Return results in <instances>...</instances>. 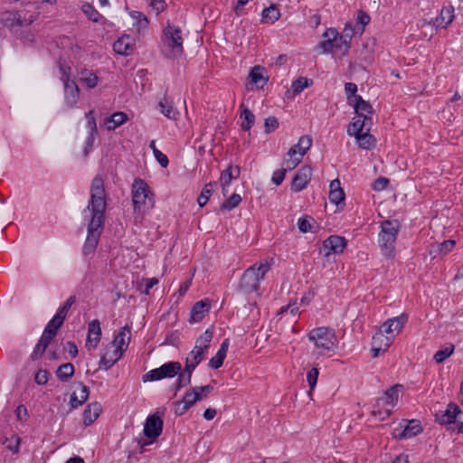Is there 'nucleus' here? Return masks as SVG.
Returning <instances> with one entry per match:
<instances>
[{
	"label": "nucleus",
	"instance_id": "nucleus-64",
	"mask_svg": "<svg viewBox=\"0 0 463 463\" xmlns=\"http://www.w3.org/2000/svg\"><path fill=\"white\" fill-rule=\"evenodd\" d=\"M388 184H389V180L387 178L379 177L374 181L373 188L375 191H382L387 187Z\"/></svg>",
	"mask_w": 463,
	"mask_h": 463
},
{
	"label": "nucleus",
	"instance_id": "nucleus-39",
	"mask_svg": "<svg viewBox=\"0 0 463 463\" xmlns=\"http://www.w3.org/2000/svg\"><path fill=\"white\" fill-rule=\"evenodd\" d=\"M74 366L71 363H66L58 367L56 375L62 382L69 381L74 374Z\"/></svg>",
	"mask_w": 463,
	"mask_h": 463
},
{
	"label": "nucleus",
	"instance_id": "nucleus-12",
	"mask_svg": "<svg viewBox=\"0 0 463 463\" xmlns=\"http://www.w3.org/2000/svg\"><path fill=\"white\" fill-rule=\"evenodd\" d=\"M213 339V333L207 329L196 340L194 349L186 357L188 363H194L198 365L203 359V354L210 347Z\"/></svg>",
	"mask_w": 463,
	"mask_h": 463
},
{
	"label": "nucleus",
	"instance_id": "nucleus-50",
	"mask_svg": "<svg viewBox=\"0 0 463 463\" xmlns=\"http://www.w3.org/2000/svg\"><path fill=\"white\" fill-rule=\"evenodd\" d=\"M312 80H309L306 77H299L292 83V90L295 93H300L304 89L307 88Z\"/></svg>",
	"mask_w": 463,
	"mask_h": 463
},
{
	"label": "nucleus",
	"instance_id": "nucleus-49",
	"mask_svg": "<svg viewBox=\"0 0 463 463\" xmlns=\"http://www.w3.org/2000/svg\"><path fill=\"white\" fill-rule=\"evenodd\" d=\"M241 201V197L238 194H232L221 206L223 210H232L238 206Z\"/></svg>",
	"mask_w": 463,
	"mask_h": 463
},
{
	"label": "nucleus",
	"instance_id": "nucleus-33",
	"mask_svg": "<svg viewBox=\"0 0 463 463\" xmlns=\"http://www.w3.org/2000/svg\"><path fill=\"white\" fill-rule=\"evenodd\" d=\"M329 200L335 204H339L345 200V193L340 187V182L338 179L333 180L330 183Z\"/></svg>",
	"mask_w": 463,
	"mask_h": 463
},
{
	"label": "nucleus",
	"instance_id": "nucleus-31",
	"mask_svg": "<svg viewBox=\"0 0 463 463\" xmlns=\"http://www.w3.org/2000/svg\"><path fill=\"white\" fill-rule=\"evenodd\" d=\"M392 336L385 335V333L380 328L378 332L373 336L372 343L373 346L382 348L383 352H385L392 343Z\"/></svg>",
	"mask_w": 463,
	"mask_h": 463
},
{
	"label": "nucleus",
	"instance_id": "nucleus-61",
	"mask_svg": "<svg viewBox=\"0 0 463 463\" xmlns=\"http://www.w3.org/2000/svg\"><path fill=\"white\" fill-rule=\"evenodd\" d=\"M49 378V373L47 370L39 369L34 376L35 383L39 385L46 384Z\"/></svg>",
	"mask_w": 463,
	"mask_h": 463
},
{
	"label": "nucleus",
	"instance_id": "nucleus-7",
	"mask_svg": "<svg viewBox=\"0 0 463 463\" xmlns=\"http://www.w3.org/2000/svg\"><path fill=\"white\" fill-rule=\"evenodd\" d=\"M36 15L29 11H3L0 12V24L5 27H26L31 25Z\"/></svg>",
	"mask_w": 463,
	"mask_h": 463
},
{
	"label": "nucleus",
	"instance_id": "nucleus-11",
	"mask_svg": "<svg viewBox=\"0 0 463 463\" xmlns=\"http://www.w3.org/2000/svg\"><path fill=\"white\" fill-rule=\"evenodd\" d=\"M181 370L182 365L179 362H169L144 374L143 382H154L165 378H173L177 375Z\"/></svg>",
	"mask_w": 463,
	"mask_h": 463
},
{
	"label": "nucleus",
	"instance_id": "nucleus-44",
	"mask_svg": "<svg viewBox=\"0 0 463 463\" xmlns=\"http://www.w3.org/2000/svg\"><path fill=\"white\" fill-rule=\"evenodd\" d=\"M215 185L216 183H209L204 185L200 195L197 198V202L200 207H203L207 203L209 198L211 197L213 192V188Z\"/></svg>",
	"mask_w": 463,
	"mask_h": 463
},
{
	"label": "nucleus",
	"instance_id": "nucleus-2",
	"mask_svg": "<svg viewBox=\"0 0 463 463\" xmlns=\"http://www.w3.org/2000/svg\"><path fill=\"white\" fill-rule=\"evenodd\" d=\"M272 262V259H266L248 268L241 278L240 290L243 294L257 291L260 288V281L264 279L266 273L270 269Z\"/></svg>",
	"mask_w": 463,
	"mask_h": 463
},
{
	"label": "nucleus",
	"instance_id": "nucleus-58",
	"mask_svg": "<svg viewBox=\"0 0 463 463\" xmlns=\"http://www.w3.org/2000/svg\"><path fill=\"white\" fill-rule=\"evenodd\" d=\"M265 132L269 134L279 128V120L276 117H269L265 119L264 123Z\"/></svg>",
	"mask_w": 463,
	"mask_h": 463
},
{
	"label": "nucleus",
	"instance_id": "nucleus-43",
	"mask_svg": "<svg viewBox=\"0 0 463 463\" xmlns=\"http://www.w3.org/2000/svg\"><path fill=\"white\" fill-rule=\"evenodd\" d=\"M80 80L86 84L87 87L93 89L97 86L99 78L94 72L88 70H83L80 72Z\"/></svg>",
	"mask_w": 463,
	"mask_h": 463
},
{
	"label": "nucleus",
	"instance_id": "nucleus-55",
	"mask_svg": "<svg viewBox=\"0 0 463 463\" xmlns=\"http://www.w3.org/2000/svg\"><path fill=\"white\" fill-rule=\"evenodd\" d=\"M192 379V375L185 373L184 372H179L178 379L175 383V392L179 391L181 388L190 384Z\"/></svg>",
	"mask_w": 463,
	"mask_h": 463
},
{
	"label": "nucleus",
	"instance_id": "nucleus-6",
	"mask_svg": "<svg viewBox=\"0 0 463 463\" xmlns=\"http://www.w3.org/2000/svg\"><path fill=\"white\" fill-rule=\"evenodd\" d=\"M402 389L403 386L402 384H395L386 390L383 396L377 400V406L384 407L383 410H373L372 414L373 416H378L381 420L388 418L392 413V408L397 403L399 400V394Z\"/></svg>",
	"mask_w": 463,
	"mask_h": 463
},
{
	"label": "nucleus",
	"instance_id": "nucleus-20",
	"mask_svg": "<svg viewBox=\"0 0 463 463\" xmlns=\"http://www.w3.org/2000/svg\"><path fill=\"white\" fill-rule=\"evenodd\" d=\"M101 337L100 323L98 319H94L89 323L88 335L86 340V346L89 349H95Z\"/></svg>",
	"mask_w": 463,
	"mask_h": 463
},
{
	"label": "nucleus",
	"instance_id": "nucleus-1",
	"mask_svg": "<svg viewBox=\"0 0 463 463\" xmlns=\"http://www.w3.org/2000/svg\"><path fill=\"white\" fill-rule=\"evenodd\" d=\"M106 207L104 179L101 175H98L94 177L90 185V201L88 208L91 210L92 217L88 227V235L83 246V253L85 255L92 253L99 243L101 228L105 221Z\"/></svg>",
	"mask_w": 463,
	"mask_h": 463
},
{
	"label": "nucleus",
	"instance_id": "nucleus-9",
	"mask_svg": "<svg viewBox=\"0 0 463 463\" xmlns=\"http://www.w3.org/2000/svg\"><path fill=\"white\" fill-rule=\"evenodd\" d=\"M61 80L64 86V99L69 107H73L79 100L80 90L77 83L70 79L71 68L64 64H60Z\"/></svg>",
	"mask_w": 463,
	"mask_h": 463
},
{
	"label": "nucleus",
	"instance_id": "nucleus-34",
	"mask_svg": "<svg viewBox=\"0 0 463 463\" xmlns=\"http://www.w3.org/2000/svg\"><path fill=\"white\" fill-rule=\"evenodd\" d=\"M460 412V409L458 405H456L453 402H450L447 410L444 411L443 414L439 416L438 420L441 424H449L452 422H455L457 415Z\"/></svg>",
	"mask_w": 463,
	"mask_h": 463
},
{
	"label": "nucleus",
	"instance_id": "nucleus-3",
	"mask_svg": "<svg viewBox=\"0 0 463 463\" xmlns=\"http://www.w3.org/2000/svg\"><path fill=\"white\" fill-rule=\"evenodd\" d=\"M162 42V52L165 57L175 58L183 53V37L179 27L168 23L164 29Z\"/></svg>",
	"mask_w": 463,
	"mask_h": 463
},
{
	"label": "nucleus",
	"instance_id": "nucleus-23",
	"mask_svg": "<svg viewBox=\"0 0 463 463\" xmlns=\"http://www.w3.org/2000/svg\"><path fill=\"white\" fill-rule=\"evenodd\" d=\"M89 393L88 387L84 383H80L77 386V390L71 395V407L72 409H77L81 406L88 400Z\"/></svg>",
	"mask_w": 463,
	"mask_h": 463
},
{
	"label": "nucleus",
	"instance_id": "nucleus-60",
	"mask_svg": "<svg viewBox=\"0 0 463 463\" xmlns=\"http://www.w3.org/2000/svg\"><path fill=\"white\" fill-rule=\"evenodd\" d=\"M225 357V354H222V353L217 352V354L210 359L209 366L213 369L220 368L222 365Z\"/></svg>",
	"mask_w": 463,
	"mask_h": 463
},
{
	"label": "nucleus",
	"instance_id": "nucleus-30",
	"mask_svg": "<svg viewBox=\"0 0 463 463\" xmlns=\"http://www.w3.org/2000/svg\"><path fill=\"white\" fill-rule=\"evenodd\" d=\"M210 310V304L207 300L196 302L191 310V319L194 322L201 321Z\"/></svg>",
	"mask_w": 463,
	"mask_h": 463
},
{
	"label": "nucleus",
	"instance_id": "nucleus-54",
	"mask_svg": "<svg viewBox=\"0 0 463 463\" xmlns=\"http://www.w3.org/2000/svg\"><path fill=\"white\" fill-rule=\"evenodd\" d=\"M343 40L339 35V33L337 32L336 40L333 43V51H340L343 55H346L349 49H350V43H342Z\"/></svg>",
	"mask_w": 463,
	"mask_h": 463
},
{
	"label": "nucleus",
	"instance_id": "nucleus-37",
	"mask_svg": "<svg viewBox=\"0 0 463 463\" xmlns=\"http://www.w3.org/2000/svg\"><path fill=\"white\" fill-rule=\"evenodd\" d=\"M131 18L134 20L133 26L137 33H140L143 30L148 26V19L146 16L138 11H133L130 13Z\"/></svg>",
	"mask_w": 463,
	"mask_h": 463
},
{
	"label": "nucleus",
	"instance_id": "nucleus-40",
	"mask_svg": "<svg viewBox=\"0 0 463 463\" xmlns=\"http://www.w3.org/2000/svg\"><path fill=\"white\" fill-rule=\"evenodd\" d=\"M358 146L363 149H372L375 146V138L368 132L355 136Z\"/></svg>",
	"mask_w": 463,
	"mask_h": 463
},
{
	"label": "nucleus",
	"instance_id": "nucleus-22",
	"mask_svg": "<svg viewBox=\"0 0 463 463\" xmlns=\"http://www.w3.org/2000/svg\"><path fill=\"white\" fill-rule=\"evenodd\" d=\"M240 174L241 168L237 165H229L225 170H223L221 173L220 183L224 195L228 192V187L232 180L239 178Z\"/></svg>",
	"mask_w": 463,
	"mask_h": 463
},
{
	"label": "nucleus",
	"instance_id": "nucleus-53",
	"mask_svg": "<svg viewBox=\"0 0 463 463\" xmlns=\"http://www.w3.org/2000/svg\"><path fill=\"white\" fill-rule=\"evenodd\" d=\"M85 117L87 118L86 127L89 129V134L96 135L98 129H97L96 119L94 117V111L90 110L89 112L86 113Z\"/></svg>",
	"mask_w": 463,
	"mask_h": 463
},
{
	"label": "nucleus",
	"instance_id": "nucleus-32",
	"mask_svg": "<svg viewBox=\"0 0 463 463\" xmlns=\"http://www.w3.org/2000/svg\"><path fill=\"white\" fill-rule=\"evenodd\" d=\"M160 112L169 119H175L177 117V110L173 106V101L166 96L160 99L158 102Z\"/></svg>",
	"mask_w": 463,
	"mask_h": 463
},
{
	"label": "nucleus",
	"instance_id": "nucleus-8",
	"mask_svg": "<svg viewBox=\"0 0 463 463\" xmlns=\"http://www.w3.org/2000/svg\"><path fill=\"white\" fill-rule=\"evenodd\" d=\"M308 339L317 348L331 351L335 345L336 336L333 329L322 326L312 329L308 334Z\"/></svg>",
	"mask_w": 463,
	"mask_h": 463
},
{
	"label": "nucleus",
	"instance_id": "nucleus-35",
	"mask_svg": "<svg viewBox=\"0 0 463 463\" xmlns=\"http://www.w3.org/2000/svg\"><path fill=\"white\" fill-rule=\"evenodd\" d=\"M128 119V117L125 112H115L105 120V125L108 130H114L118 127H120L121 125L126 123Z\"/></svg>",
	"mask_w": 463,
	"mask_h": 463
},
{
	"label": "nucleus",
	"instance_id": "nucleus-29",
	"mask_svg": "<svg viewBox=\"0 0 463 463\" xmlns=\"http://www.w3.org/2000/svg\"><path fill=\"white\" fill-rule=\"evenodd\" d=\"M454 19V8L453 6L443 7L439 13V15L433 22V25L436 27L446 28Z\"/></svg>",
	"mask_w": 463,
	"mask_h": 463
},
{
	"label": "nucleus",
	"instance_id": "nucleus-15",
	"mask_svg": "<svg viewBox=\"0 0 463 463\" xmlns=\"http://www.w3.org/2000/svg\"><path fill=\"white\" fill-rule=\"evenodd\" d=\"M122 354L123 353L120 351V348L109 343L106 346L104 354L101 355L99 367L105 370L109 369L122 357Z\"/></svg>",
	"mask_w": 463,
	"mask_h": 463
},
{
	"label": "nucleus",
	"instance_id": "nucleus-16",
	"mask_svg": "<svg viewBox=\"0 0 463 463\" xmlns=\"http://www.w3.org/2000/svg\"><path fill=\"white\" fill-rule=\"evenodd\" d=\"M407 320L408 317L405 314L389 318L382 325L381 329L393 338L394 335L401 333Z\"/></svg>",
	"mask_w": 463,
	"mask_h": 463
},
{
	"label": "nucleus",
	"instance_id": "nucleus-41",
	"mask_svg": "<svg viewBox=\"0 0 463 463\" xmlns=\"http://www.w3.org/2000/svg\"><path fill=\"white\" fill-rule=\"evenodd\" d=\"M455 346L452 344H447L434 354L433 359L437 364L443 363L447 358L453 354Z\"/></svg>",
	"mask_w": 463,
	"mask_h": 463
},
{
	"label": "nucleus",
	"instance_id": "nucleus-24",
	"mask_svg": "<svg viewBox=\"0 0 463 463\" xmlns=\"http://www.w3.org/2000/svg\"><path fill=\"white\" fill-rule=\"evenodd\" d=\"M134 49V40L129 35H123L113 44L115 52L120 55L128 56Z\"/></svg>",
	"mask_w": 463,
	"mask_h": 463
},
{
	"label": "nucleus",
	"instance_id": "nucleus-25",
	"mask_svg": "<svg viewBox=\"0 0 463 463\" xmlns=\"http://www.w3.org/2000/svg\"><path fill=\"white\" fill-rule=\"evenodd\" d=\"M130 338H131L130 327L127 325L120 328V330L116 335L113 341L110 343L112 345H115V346L120 348V351L122 353H124L129 345Z\"/></svg>",
	"mask_w": 463,
	"mask_h": 463
},
{
	"label": "nucleus",
	"instance_id": "nucleus-26",
	"mask_svg": "<svg viewBox=\"0 0 463 463\" xmlns=\"http://www.w3.org/2000/svg\"><path fill=\"white\" fill-rule=\"evenodd\" d=\"M102 407L99 402L90 403L83 412V421L86 426L92 424L99 416Z\"/></svg>",
	"mask_w": 463,
	"mask_h": 463
},
{
	"label": "nucleus",
	"instance_id": "nucleus-52",
	"mask_svg": "<svg viewBox=\"0 0 463 463\" xmlns=\"http://www.w3.org/2000/svg\"><path fill=\"white\" fill-rule=\"evenodd\" d=\"M355 33V29L352 23H347L345 25V28L343 30L342 33H339L340 37L342 38V43H351V40L353 38V35Z\"/></svg>",
	"mask_w": 463,
	"mask_h": 463
},
{
	"label": "nucleus",
	"instance_id": "nucleus-42",
	"mask_svg": "<svg viewBox=\"0 0 463 463\" xmlns=\"http://www.w3.org/2000/svg\"><path fill=\"white\" fill-rule=\"evenodd\" d=\"M455 245L456 241L453 240L444 241L441 243L433 244L431 246L432 249L430 250V253L439 252V254L446 255L452 250Z\"/></svg>",
	"mask_w": 463,
	"mask_h": 463
},
{
	"label": "nucleus",
	"instance_id": "nucleus-5",
	"mask_svg": "<svg viewBox=\"0 0 463 463\" xmlns=\"http://www.w3.org/2000/svg\"><path fill=\"white\" fill-rule=\"evenodd\" d=\"M153 194L142 179H135L132 184V201L135 211L145 212L154 206Z\"/></svg>",
	"mask_w": 463,
	"mask_h": 463
},
{
	"label": "nucleus",
	"instance_id": "nucleus-21",
	"mask_svg": "<svg viewBox=\"0 0 463 463\" xmlns=\"http://www.w3.org/2000/svg\"><path fill=\"white\" fill-rule=\"evenodd\" d=\"M54 337L55 336L52 333L50 332L49 329H44L42 336L40 337L38 343L31 354V359L33 361L39 359L44 354L48 345Z\"/></svg>",
	"mask_w": 463,
	"mask_h": 463
},
{
	"label": "nucleus",
	"instance_id": "nucleus-51",
	"mask_svg": "<svg viewBox=\"0 0 463 463\" xmlns=\"http://www.w3.org/2000/svg\"><path fill=\"white\" fill-rule=\"evenodd\" d=\"M356 21L358 25V32L363 33L364 31V26L370 22V16L364 11L359 10L357 13Z\"/></svg>",
	"mask_w": 463,
	"mask_h": 463
},
{
	"label": "nucleus",
	"instance_id": "nucleus-45",
	"mask_svg": "<svg viewBox=\"0 0 463 463\" xmlns=\"http://www.w3.org/2000/svg\"><path fill=\"white\" fill-rule=\"evenodd\" d=\"M200 400H202V396L199 393V392H197V388L194 387L189 392H185L182 401L190 409L192 406H194L196 403L197 401H200Z\"/></svg>",
	"mask_w": 463,
	"mask_h": 463
},
{
	"label": "nucleus",
	"instance_id": "nucleus-13",
	"mask_svg": "<svg viewBox=\"0 0 463 463\" xmlns=\"http://www.w3.org/2000/svg\"><path fill=\"white\" fill-rule=\"evenodd\" d=\"M422 431L421 424L417 420H403L398 427L393 430V438L397 439H410Z\"/></svg>",
	"mask_w": 463,
	"mask_h": 463
},
{
	"label": "nucleus",
	"instance_id": "nucleus-63",
	"mask_svg": "<svg viewBox=\"0 0 463 463\" xmlns=\"http://www.w3.org/2000/svg\"><path fill=\"white\" fill-rule=\"evenodd\" d=\"M286 171H287L286 169H279L273 173L272 182L276 185H279L283 182V180L285 178Z\"/></svg>",
	"mask_w": 463,
	"mask_h": 463
},
{
	"label": "nucleus",
	"instance_id": "nucleus-59",
	"mask_svg": "<svg viewBox=\"0 0 463 463\" xmlns=\"http://www.w3.org/2000/svg\"><path fill=\"white\" fill-rule=\"evenodd\" d=\"M318 374H319V371H318L317 368H315V367L312 368L307 373V383H308V386H309L310 392L313 391L315 389L316 385H317Z\"/></svg>",
	"mask_w": 463,
	"mask_h": 463
},
{
	"label": "nucleus",
	"instance_id": "nucleus-56",
	"mask_svg": "<svg viewBox=\"0 0 463 463\" xmlns=\"http://www.w3.org/2000/svg\"><path fill=\"white\" fill-rule=\"evenodd\" d=\"M63 325V321L57 318L55 316L48 322L44 329H49L54 336L57 335L59 329Z\"/></svg>",
	"mask_w": 463,
	"mask_h": 463
},
{
	"label": "nucleus",
	"instance_id": "nucleus-18",
	"mask_svg": "<svg viewBox=\"0 0 463 463\" xmlns=\"http://www.w3.org/2000/svg\"><path fill=\"white\" fill-rule=\"evenodd\" d=\"M349 104L354 107L358 118L372 119L373 109L372 105L364 100L362 97L349 98Z\"/></svg>",
	"mask_w": 463,
	"mask_h": 463
},
{
	"label": "nucleus",
	"instance_id": "nucleus-38",
	"mask_svg": "<svg viewBox=\"0 0 463 463\" xmlns=\"http://www.w3.org/2000/svg\"><path fill=\"white\" fill-rule=\"evenodd\" d=\"M281 16V14L276 5H271L269 7L263 9L261 13L262 22L274 24Z\"/></svg>",
	"mask_w": 463,
	"mask_h": 463
},
{
	"label": "nucleus",
	"instance_id": "nucleus-14",
	"mask_svg": "<svg viewBox=\"0 0 463 463\" xmlns=\"http://www.w3.org/2000/svg\"><path fill=\"white\" fill-rule=\"evenodd\" d=\"M346 247V240L338 235H331L323 242L322 250L324 255L328 257L331 254L342 253Z\"/></svg>",
	"mask_w": 463,
	"mask_h": 463
},
{
	"label": "nucleus",
	"instance_id": "nucleus-36",
	"mask_svg": "<svg viewBox=\"0 0 463 463\" xmlns=\"http://www.w3.org/2000/svg\"><path fill=\"white\" fill-rule=\"evenodd\" d=\"M240 109L241 110V118L242 119L241 127L243 130L248 131L255 122V116L243 103L241 104Z\"/></svg>",
	"mask_w": 463,
	"mask_h": 463
},
{
	"label": "nucleus",
	"instance_id": "nucleus-4",
	"mask_svg": "<svg viewBox=\"0 0 463 463\" xmlns=\"http://www.w3.org/2000/svg\"><path fill=\"white\" fill-rule=\"evenodd\" d=\"M400 231V222L397 220H385L381 223L379 244L383 254L387 258L393 257L394 243Z\"/></svg>",
	"mask_w": 463,
	"mask_h": 463
},
{
	"label": "nucleus",
	"instance_id": "nucleus-17",
	"mask_svg": "<svg viewBox=\"0 0 463 463\" xmlns=\"http://www.w3.org/2000/svg\"><path fill=\"white\" fill-rule=\"evenodd\" d=\"M163 420L156 414L149 415L144 426V434L152 439H156L162 433Z\"/></svg>",
	"mask_w": 463,
	"mask_h": 463
},
{
	"label": "nucleus",
	"instance_id": "nucleus-27",
	"mask_svg": "<svg viewBox=\"0 0 463 463\" xmlns=\"http://www.w3.org/2000/svg\"><path fill=\"white\" fill-rule=\"evenodd\" d=\"M373 124L372 119H364L363 118H354V121L349 125L347 133L350 136H357L361 133H363V129L366 128L367 131L370 130V127Z\"/></svg>",
	"mask_w": 463,
	"mask_h": 463
},
{
	"label": "nucleus",
	"instance_id": "nucleus-47",
	"mask_svg": "<svg viewBox=\"0 0 463 463\" xmlns=\"http://www.w3.org/2000/svg\"><path fill=\"white\" fill-rule=\"evenodd\" d=\"M250 79V82L258 85L262 82L261 88L267 83V79H265L261 73V68L260 66H255L250 72L249 75Z\"/></svg>",
	"mask_w": 463,
	"mask_h": 463
},
{
	"label": "nucleus",
	"instance_id": "nucleus-28",
	"mask_svg": "<svg viewBox=\"0 0 463 463\" xmlns=\"http://www.w3.org/2000/svg\"><path fill=\"white\" fill-rule=\"evenodd\" d=\"M337 31L335 28H328L324 33V41L320 42L317 45L322 49V53L333 52V43L335 42Z\"/></svg>",
	"mask_w": 463,
	"mask_h": 463
},
{
	"label": "nucleus",
	"instance_id": "nucleus-10",
	"mask_svg": "<svg viewBox=\"0 0 463 463\" xmlns=\"http://www.w3.org/2000/svg\"><path fill=\"white\" fill-rule=\"evenodd\" d=\"M312 142V137L305 135L300 137L298 144L289 148L287 154L289 156V159L286 161V165L288 169L291 170L297 167V165L302 161L307 151L311 147Z\"/></svg>",
	"mask_w": 463,
	"mask_h": 463
},
{
	"label": "nucleus",
	"instance_id": "nucleus-48",
	"mask_svg": "<svg viewBox=\"0 0 463 463\" xmlns=\"http://www.w3.org/2000/svg\"><path fill=\"white\" fill-rule=\"evenodd\" d=\"M149 147L152 149L153 154L156 160L158 161V163L160 164V165L163 167H166L168 165V158L165 154H163L160 150L156 148V142L154 140L150 142Z\"/></svg>",
	"mask_w": 463,
	"mask_h": 463
},
{
	"label": "nucleus",
	"instance_id": "nucleus-19",
	"mask_svg": "<svg viewBox=\"0 0 463 463\" xmlns=\"http://www.w3.org/2000/svg\"><path fill=\"white\" fill-rule=\"evenodd\" d=\"M312 176V169L309 166L301 167L293 178L291 190L300 192L306 188Z\"/></svg>",
	"mask_w": 463,
	"mask_h": 463
},
{
	"label": "nucleus",
	"instance_id": "nucleus-62",
	"mask_svg": "<svg viewBox=\"0 0 463 463\" xmlns=\"http://www.w3.org/2000/svg\"><path fill=\"white\" fill-rule=\"evenodd\" d=\"M149 4V5L156 11V14H159L160 12H163L165 7L166 4L165 0H146Z\"/></svg>",
	"mask_w": 463,
	"mask_h": 463
},
{
	"label": "nucleus",
	"instance_id": "nucleus-46",
	"mask_svg": "<svg viewBox=\"0 0 463 463\" xmlns=\"http://www.w3.org/2000/svg\"><path fill=\"white\" fill-rule=\"evenodd\" d=\"M76 302V297L75 296H71L66 301L65 303L62 305V307H61L57 313L54 315L57 318H59L60 320H62L64 322L67 315H68V312L69 310L71 309V306Z\"/></svg>",
	"mask_w": 463,
	"mask_h": 463
},
{
	"label": "nucleus",
	"instance_id": "nucleus-57",
	"mask_svg": "<svg viewBox=\"0 0 463 463\" xmlns=\"http://www.w3.org/2000/svg\"><path fill=\"white\" fill-rule=\"evenodd\" d=\"M82 10L84 14L93 22H98L100 16L99 13L94 9V7L89 4L83 5Z\"/></svg>",
	"mask_w": 463,
	"mask_h": 463
}]
</instances>
